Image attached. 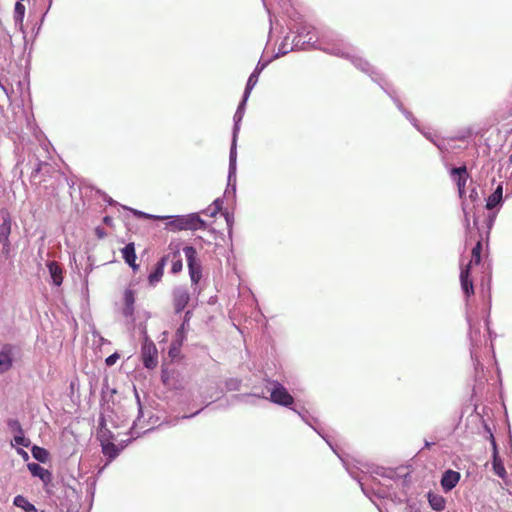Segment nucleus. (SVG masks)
<instances>
[{"mask_svg": "<svg viewBox=\"0 0 512 512\" xmlns=\"http://www.w3.org/2000/svg\"><path fill=\"white\" fill-rule=\"evenodd\" d=\"M120 358V355L118 352H114L113 354L109 355L106 359H105V363L107 366H113L117 360Z\"/></svg>", "mask_w": 512, "mask_h": 512, "instance_id": "obj_49", "label": "nucleus"}, {"mask_svg": "<svg viewBox=\"0 0 512 512\" xmlns=\"http://www.w3.org/2000/svg\"><path fill=\"white\" fill-rule=\"evenodd\" d=\"M213 209L209 212V216L214 217L217 213H219L222 210L223 200L220 198H217L213 201Z\"/></svg>", "mask_w": 512, "mask_h": 512, "instance_id": "obj_47", "label": "nucleus"}, {"mask_svg": "<svg viewBox=\"0 0 512 512\" xmlns=\"http://www.w3.org/2000/svg\"><path fill=\"white\" fill-rule=\"evenodd\" d=\"M103 200L105 202H107L109 205L116 204V202L110 196H108L106 193H103Z\"/></svg>", "mask_w": 512, "mask_h": 512, "instance_id": "obj_56", "label": "nucleus"}, {"mask_svg": "<svg viewBox=\"0 0 512 512\" xmlns=\"http://www.w3.org/2000/svg\"><path fill=\"white\" fill-rule=\"evenodd\" d=\"M234 397L245 402V403H252L251 401H249L250 398L265 399V400H267V398H268L267 396H265V393L263 391L235 395Z\"/></svg>", "mask_w": 512, "mask_h": 512, "instance_id": "obj_40", "label": "nucleus"}, {"mask_svg": "<svg viewBox=\"0 0 512 512\" xmlns=\"http://www.w3.org/2000/svg\"><path fill=\"white\" fill-rule=\"evenodd\" d=\"M471 263L461 267L460 271V283L463 294L466 298L474 294V285L471 278Z\"/></svg>", "mask_w": 512, "mask_h": 512, "instance_id": "obj_14", "label": "nucleus"}, {"mask_svg": "<svg viewBox=\"0 0 512 512\" xmlns=\"http://www.w3.org/2000/svg\"><path fill=\"white\" fill-rule=\"evenodd\" d=\"M201 411H202V409H199V410H197L196 412H194L192 414H189V415L184 414V415L181 416V419H191V418L195 417L196 415H198Z\"/></svg>", "mask_w": 512, "mask_h": 512, "instance_id": "obj_57", "label": "nucleus"}, {"mask_svg": "<svg viewBox=\"0 0 512 512\" xmlns=\"http://www.w3.org/2000/svg\"><path fill=\"white\" fill-rule=\"evenodd\" d=\"M27 468L33 477L39 478L41 480L44 487L52 484L53 474L50 470L35 462L28 463Z\"/></svg>", "mask_w": 512, "mask_h": 512, "instance_id": "obj_12", "label": "nucleus"}, {"mask_svg": "<svg viewBox=\"0 0 512 512\" xmlns=\"http://www.w3.org/2000/svg\"><path fill=\"white\" fill-rule=\"evenodd\" d=\"M2 223L0 224V245L1 252L5 258L11 253L10 235L12 231V218L7 211H1Z\"/></svg>", "mask_w": 512, "mask_h": 512, "instance_id": "obj_6", "label": "nucleus"}, {"mask_svg": "<svg viewBox=\"0 0 512 512\" xmlns=\"http://www.w3.org/2000/svg\"><path fill=\"white\" fill-rule=\"evenodd\" d=\"M468 325H469V340H470V356L474 363L475 369H478V366L481 365L478 348H480L483 344L482 336L479 328H475L470 316L466 317Z\"/></svg>", "mask_w": 512, "mask_h": 512, "instance_id": "obj_7", "label": "nucleus"}, {"mask_svg": "<svg viewBox=\"0 0 512 512\" xmlns=\"http://www.w3.org/2000/svg\"><path fill=\"white\" fill-rule=\"evenodd\" d=\"M122 258L126 264L134 263L137 259L135 244L133 242H129L122 249Z\"/></svg>", "mask_w": 512, "mask_h": 512, "instance_id": "obj_33", "label": "nucleus"}, {"mask_svg": "<svg viewBox=\"0 0 512 512\" xmlns=\"http://www.w3.org/2000/svg\"><path fill=\"white\" fill-rule=\"evenodd\" d=\"M170 259V254L163 255L153 267V270L148 275V283L150 286L155 287L159 283L164 274V268Z\"/></svg>", "mask_w": 512, "mask_h": 512, "instance_id": "obj_13", "label": "nucleus"}, {"mask_svg": "<svg viewBox=\"0 0 512 512\" xmlns=\"http://www.w3.org/2000/svg\"><path fill=\"white\" fill-rule=\"evenodd\" d=\"M31 453L33 458L36 459L39 463H46L49 459L48 450L38 445H32Z\"/></svg>", "mask_w": 512, "mask_h": 512, "instance_id": "obj_35", "label": "nucleus"}, {"mask_svg": "<svg viewBox=\"0 0 512 512\" xmlns=\"http://www.w3.org/2000/svg\"><path fill=\"white\" fill-rule=\"evenodd\" d=\"M427 500L430 507L436 512H441L446 507L445 498L442 495L434 493L432 491H429L427 493Z\"/></svg>", "mask_w": 512, "mask_h": 512, "instance_id": "obj_28", "label": "nucleus"}, {"mask_svg": "<svg viewBox=\"0 0 512 512\" xmlns=\"http://www.w3.org/2000/svg\"><path fill=\"white\" fill-rule=\"evenodd\" d=\"M435 443L434 442H430L428 440H425L424 442V449H430Z\"/></svg>", "mask_w": 512, "mask_h": 512, "instance_id": "obj_64", "label": "nucleus"}, {"mask_svg": "<svg viewBox=\"0 0 512 512\" xmlns=\"http://www.w3.org/2000/svg\"><path fill=\"white\" fill-rule=\"evenodd\" d=\"M207 222L203 220L198 213H190L184 215V230H205Z\"/></svg>", "mask_w": 512, "mask_h": 512, "instance_id": "obj_21", "label": "nucleus"}, {"mask_svg": "<svg viewBox=\"0 0 512 512\" xmlns=\"http://www.w3.org/2000/svg\"><path fill=\"white\" fill-rule=\"evenodd\" d=\"M190 301V294L184 287H176L173 290V304L176 314H180L188 305Z\"/></svg>", "mask_w": 512, "mask_h": 512, "instance_id": "obj_16", "label": "nucleus"}, {"mask_svg": "<svg viewBox=\"0 0 512 512\" xmlns=\"http://www.w3.org/2000/svg\"><path fill=\"white\" fill-rule=\"evenodd\" d=\"M272 62V59H260L254 68L253 72L248 77L244 91L251 93L256 86L261 72Z\"/></svg>", "mask_w": 512, "mask_h": 512, "instance_id": "obj_18", "label": "nucleus"}, {"mask_svg": "<svg viewBox=\"0 0 512 512\" xmlns=\"http://www.w3.org/2000/svg\"><path fill=\"white\" fill-rule=\"evenodd\" d=\"M129 210L137 217V218H144V219H157L159 220V216L158 215H152V214H149V213H146V212H143V211H140V210H136V209H132V208H129Z\"/></svg>", "mask_w": 512, "mask_h": 512, "instance_id": "obj_45", "label": "nucleus"}, {"mask_svg": "<svg viewBox=\"0 0 512 512\" xmlns=\"http://www.w3.org/2000/svg\"><path fill=\"white\" fill-rule=\"evenodd\" d=\"M492 468H493L494 473L498 477H500L502 479L505 478L507 473H506L504 463L499 455L498 444H497L496 440L492 441Z\"/></svg>", "mask_w": 512, "mask_h": 512, "instance_id": "obj_24", "label": "nucleus"}, {"mask_svg": "<svg viewBox=\"0 0 512 512\" xmlns=\"http://www.w3.org/2000/svg\"><path fill=\"white\" fill-rule=\"evenodd\" d=\"M186 257L188 272L192 285H197L202 278V263L198 258L197 250L194 246L187 245L183 248Z\"/></svg>", "mask_w": 512, "mask_h": 512, "instance_id": "obj_5", "label": "nucleus"}, {"mask_svg": "<svg viewBox=\"0 0 512 512\" xmlns=\"http://www.w3.org/2000/svg\"><path fill=\"white\" fill-rule=\"evenodd\" d=\"M293 50L294 49H291V47L288 48L286 43H281V45L278 48L277 53H275V55L271 59L274 60V59H277L279 57H282V56L286 55L287 53H289L290 51H293Z\"/></svg>", "mask_w": 512, "mask_h": 512, "instance_id": "obj_46", "label": "nucleus"}, {"mask_svg": "<svg viewBox=\"0 0 512 512\" xmlns=\"http://www.w3.org/2000/svg\"><path fill=\"white\" fill-rule=\"evenodd\" d=\"M186 339L185 323H182L176 330L174 338L170 344L168 354L171 358H175L180 353L184 340Z\"/></svg>", "mask_w": 512, "mask_h": 512, "instance_id": "obj_17", "label": "nucleus"}, {"mask_svg": "<svg viewBox=\"0 0 512 512\" xmlns=\"http://www.w3.org/2000/svg\"><path fill=\"white\" fill-rule=\"evenodd\" d=\"M161 380H162V382H163L164 384H166V383H167V381H168V376H167V374H166V370H164V369H162V372H161Z\"/></svg>", "mask_w": 512, "mask_h": 512, "instance_id": "obj_62", "label": "nucleus"}, {"mask_svg": "<svg viewBox=\"0 0 512 512\" xmlns=\"http://www.w3.org/2000/svg\"><path fill=\"white\" fill-rule=\"evenodd\" d=\"M159 220H167L166 229L176 232L184 230V215L159 216Z\"/></svg>", "mask_w": 512, "mask_h": 512, "instance_id": "obj_25", "label": "nucleus"}, {"mask_svg": "<svg viewBox=\"0 0 512 512\" xmlns=\"http://www.w3.org/2000/svg\"><path fill=\"white\" fill-rule=\"evenodd\" d=\"M322 51L337 57L349 60L353 51L350 47L343 44H331L319 47Z\"/></svg>", "mask_w": 512, "mask_h": 512, "instance_id": "obj_23", "label": "nucleus"}, {"mask_svg": "<svg viewBox=\"0 0 512 512\" xmlns=\"http://www.w3.org/2000/svg\"><path fill=\"white\" fill-rule=\"evenodd\" d=\"M135 398H136L137 405H138V415H137V418L134 420V422L132 424V427L130 428V432L129 433H130L131 437H134L135 434H136V437H139L140 433H136L135 430L139 426L141 428H143V426L140 425L141 422H142V418L144 416L143 406H142L139 394H138V392L136 390H135Z\"/></svg>", "mask_w": 512, "mask_h": 512, "instance_id": "obj_32", "label": "nucleus"}, {"mask_svg": "<svg viewBox=\"0 0 512 512\" xmlns=\"http://www.w3.org/2000/svg\"><path fill=\"white\" fill-rule=\"evenodd\" d=\"M0 89L7 95L9 96V90L8 88L5 86V84L3 83L2 79H0Z\"/></svg>", "mask_w": 512, "mask_h": 512, "instance_id": "obj_60", "label": "nucleus"}, {"mask_svg": "<svg viewBox=\"0 0 512 512\" xmlns=\"http://www.w3.org/2000/svg\"><path fill=\"white\" fill-rule=\"evenodd\" d=\"M395 103L398 110L403 114L407 109L403 106L402 102L398 99L395 89L389 83V92H385Z\"/></svg>", "mask_w": 512, "mask_h": 512, "instance_id": "obj_41", "label": "nucleus"}, {"mask_svg": "<svg viewBox=\"0 0 512 512\" xmlns=\"http://www.w3.org/2000/svg\"><path fill=\"white\" fill-rule=\"evenodd\" d=\"M460 477V473L452 469L444 471L440 480L442 489L445 492L451 491L458 484Z\"/></svg>", "mask_w": 512, "mask_h": 512, "instance_id": "obj_22", "label": "nucleus"}, {"mask_svg": "<svg viewBox=\"0 0 512 512\" xmlns=\"http://www.w3.org/2000/svg\"><path fill=\"white\" fill-rule=\"evenodd\" d=\"M223 216L225 218L226 224H227V230L229 237L232 236V230H233V224H234V215L227 210H225L223 213Z\"/></svg>", "mask_w": 512, "mask_h": 512, "instance_id": "obj_42", "label": "nucleus"}, {"mask_svg": "<svg viewBox=\"0 0 512 512\" xmlns=\"http://www.w3.org/2000/svg\"><path fill=\"white\" fill-rule=\"evenodd\" d=\"M135 292L132 289L124 291V307L122 313L125 317H132L135 311Z\"/></svg>", "mask_w": 512, "mask_h": 512, "instance_id": "obj_27", "label": "nucleus"}, {"mask_svg": "<svg viewBox=\"0 0 512 512\" xmlns=\"http://www.w3.org/2000/svg\"><path fill=\"white\" fill-rule=\"evenodd\" d=\"M369 471L371 474H375L382 478L390 479L393 481L400 479V475L396 472V470H394L392 468L375 466V467H372L371 470H369Z\"/></svg>", "mask_w": 512, "mask_h": 512, "instance_id": "obj_30", "label": "nucleus"}, {"mask_svg": "<svg viewBox=\"0 0 512 512\" xmlns=\"http://www.w3.org/2000/svg\"><path fill=\"white\" fill-rule=\"evenodd\" d=\"M349 61L356 69L368 75L371 80L377 83L384 92H389V81L368 60L353 51Z\"/></svg>", "mask_w": 512, "mask_h": 512, "instance_id": "obj_2", "label": "nucleus"}, {"mask_svg": "<svg viewBox=\"0 0 512 512\" xmlns=\"http://www.w3.org/2000/svg\"><path fill=\"white\" fill-rule=\"evenodd\" d=\"M170 249H172V248L170 247ZM168 254H170L169 260H171L170 272L172 274H178L183 269V261H182L179 246L177 245L176 248L174 250H171V252H169Z\"/></svg>", "mask_w": 512, "mask_h": 512, "instance_id": "obj_29", "label": "nucleus"}, {"mask_svg": "<svg viewBox=\"0 0 512 512\" xmlns=\"http://www.w3.org/2000/svg\"><path fill=\"white\" fill-rule=\"evenodd\" d=\"M13 505L23 512H38V509L24 495H16L13 498Z\"/></svg>", "mask_w": 512, "mask_h": 512, "instance_id": "obj_31", "label": "nucleus"}, {"mask_svg": "<svg viewBox=\"0 0 512 512\" xmlns=\"http://www.w3.org/2000/svg\"><path fill=\"white\" fill-rule=\"evenodd\" d=\"M265 381L269 385L267 387L269 391V396L267 398L268 401L278 406L296 411V407L294 406L295 399L282 383H280L278 380L272 379H266Z\"/></svg>", "mask_w": 512, "mask_h": 512, "instance_id": "obj_3", "label": "nucleus"}, {"mask_svg": "<svg viewBox=\"0 0 512 512\" xmlns=\"http://www.w3.org/2000/svg\"><path fill=\"white\" fill-rule=\"evenodd\" d=\"M468 199L471 201V203H475L479 200V194L476 187H473L468 195Z\"/></svg>", "mask_w": 512, "mask_h": 512, "instance_id": "obj_51", "label": "nucleus"}, {"mask_svg": "<svg viewBox=\"0 0 512 512\" xmlns=\"http://www.w3.org/2000/svg\"><path fill=\"white\" fill-rule=\"evenodd\" d=\"M504 199H503V183L500 182L495 190L488 196L486 199V209L488 211L497 212L501 209L503 206Z\"/></svg>", "mask_w": 512, "mask_h": 512, "instance_id": "obj_11", "label": "nucleus"}, {"mask_svg": "<svg viewBox=\"0 0 512 512\" xmlns=\"http://www.w3.org/2000/svg\"><path fill=\"white\" fill-rule=\"evenodd\" d=\"M96 234L99 238H102L106 235V233L103 231V229H101L100 227H97L96 228Z\"/></svg>", "mask_w": 512, "mask_h": 512, "instance_id": "obj_63", "label": "nucleus"}, {"mask_svg": "<svg viewBox=\"0 0 512 512\" xmlns=\"http://www.w3.org/2000/svg\"><path fill=\"white\" fill-rule=\"evenodd\" d=\"M40 166H41V163H38L37 167L32 170V172H31L32 177H35L40 172V169H41Z\"/></svg>", "mask_w": 512, "mask_h": 512, "instance_id": "obj_61", "label": "nucleus"}, {"mask_svg": "<svg viewBox=\"0 0 512 512\" xmlns=\"http://www.w3.org/2000/svg\"><path fill=\"white\" fill-rule=\"evenodd\" d=\"M141 360L143 366L152 370L158 365V350L155 343L150 339L146 326L141 327Z\"/></svg>", "mask_w": 512, "mask_h": 512, "instance_id": "obj_4", "label": "nucleus"}, {"mask_svg": "<svg viewBox=\"0 0 512 512\" xmlns=\"http://www.w3.org/2000/svg\"><path fill=\"white\" fill-rule=\"evenodd\" d=\"M22 2L23 1H17L15 3L14 15H13L15 25L19 26L20 28H22V26H23L25 10H26V8H25L24 4H22Z\"/></svg>", "mask_w": 512, "mask_h": 512, "instance_id": "obj_34", "label": "nucleus"}, {"mask_svg": "<svg viewBox=\"0 0 512 512\" xmlns=\"http://www.w3.org/2000/svg\"><path fill=\"white\" fill-rule=\"evenodd\" d=\"M116 393L117 390L115 388L109 389L108 381L106 380L101 389V404L108 403Z\"/></svg>", "mask_w": 512, "mask_h": 512, "instance_id": "obj_37", "label": "nucleus"}, {"mask_svg": "<svg viewBox=\"0 0 512 512\" xmlns=\"http://www.w3.org/2000/svg\"><path fill=\"white\" fill-rule=\"evenodd\" d=\"M54 286H60L63 282V269L56 261H48L46 264Z\"/></svg>", "mask_w": 512, "mask_h": 512, "instance_id": "obj_26", "label": "nucleus"}, {"mask_svg": "<svg viewBox=\"0 0 512 512\" xmlns=\"http://www.w3.org/2000/svg\"><path fill=\"white\" fill-rule=\"evenodd\" d=\"M482 250H483V245H482V241L479 240L477 241V243L475 244V246L472 248V255H471V260L469 263H471V266L472 265H479L481 263V260H482Z\"/></svg>", "mask_w": 512, "mask_h": 512, "instance_id": "obj_36", "label": "nucleus"}, {"mask_svg": "<svg viewBox=\"0 0 512 512\" xmlns=\"http://www.w3.org/2000/svg\"><path fill=\"white\" fill-rule=\"evenodd\" d=\"M441 152L447 150L445 141L443 139L437 138L433 143Z\"/></svg>", "mask_w": 512, "mask_h": 512, "instance_id": "obj_54", "label": "nucleus"}, {"mask_svg": "<svg viewBox=\"0 0 512 512\" xmlns=\"http://www.w3.org/2000/svg\"><path fill=\"white\" fill-rule=\"evenodd\" d=\"M23 448L24 447H16V452L24 461H28L29 460V454Z\"/></svg>", "mask_w": 512, "mask_h": 512, "instance_id": "obj_55", "label": "nucleus"}, {"mask_svg": "<svg viewBox=\"0 0 512 512\" xmlns=\"http://www.w3.org/2000/svg\"><path fill=\"white\" fill-rule=\"evenodd\" d=\"M11 445L15 447H25L28 448L31 445V441L29 438L25 436V433H21L18 435H14L11 441Z\"/></svg>", "mask_w": 512, "mask_h": 512, "instance_id": "obj_39", "label": "nucleus"}, {"mask_svg": "<svg viewBox=\"0 0 512 512\" xmlns=\"http://www.w3.org/2000/svg\"><path fill=\"white\" fill-rule=\"evenodd\" d=\"M191 315H192V312L190 310L185 312L184 320L182 322V323H185V326L187 325Z\"/></svg>", "mask_w": 512, "mask_h": 512, "instance_id": "obj_59", "label": "nucleus"}, {"mask_svg": "<svg viewBox=\"0 0 512 512\" xmlns=\"http://www.w3.org/2000/svg\"><path fill=\"white\" fill-rule=\"evenodd\" d=\"M100 445L103 455L107 458V464L115 460L124 449V446L118 447L114 442L107 438H103Z\"/></svg>", "mask_w": 512, "mask_h": 512, "instance_id": "obj_19", "label": "nucleus"}, {"mask_svg": "<svg viewBox=\"0 0 512 512\" xmlns=\"http://www.w3.org/2000/svg\"><path fill=\"white\" fill-rule=\"evenodd\" d=\"M314 29L307 25H302L297 29L296 35L292 40L291 49L307 50L313 45Z\"/></svg>", "mask_w": 512, "mask_h": 512, "instance_id": "obj_8", "label": "nucleus"}, {"mask_svg": "<svg viewBox=\"0 0 512 512\" xmlns=\"http://www.w3.org/2000/svg\"><path fill=\"white\" fill-rule=\"evenodd\" d=\"M15 347L12 344H4L0 349V374L10 370L13 366Z\"/></svg>", "mask_w": 512, "mask_h": 512, "instance_id": "obj_15", "label": "nucleus"}, {"mask_svg": "<svg viewBox=\"0 0 512 512\" xmlns=\"http://www.w3.org/2000/svg\"><path fill=\"white\" fill-rule=\"evenodd\" d=\"M295 413L298 414V416L302 419L304 423H306L308 426H310L332 449V451L339 457V459L342 461L346 471L348 474L356 480L362 492L369 498H371V492L370 490L362 483V478L360 476L359 469L356 466H351L349 463H347L342 456L338 453L336 447L333 445V443L330 441L328 434L325 432V430L321 427L319 424V420L312 416L307 410L301 409L298 410L296 408Z\"/></svg>", "mask_w": 512, "mask_h": 512, "instance_id": "obj_1", "label": "nucleus"}, {"mask_svg": "<svg viewBox=\"0 0 512 512\" xmlns=\"http://www.w3.org/2000/svg\"><path fill=\"white\" fill-rule=\"evenodd\" d=\"M237 147L230 145L227 188L225 193L236 195Z\"/></svg>", "mask_w": 512, "mask_h": 512, "instance_id": "obj_9", "label": "nucleus"}, {"mask_svg": "<svg viewBox=\"0 0 512 512\" xmlns=\"http://www.w3.org/2000/svg\"><path fill=\"white\" fill-rule=\"evenodd\" d=\"M403 115L405 116V118L417 129V130H420V126L418 124V120L414 117V115L406 110L404 111Z\"/></svg>", "mask_w": 512, "mask_h": 512, "instance_id": "obj_48", "label": "nucleus"}, {"mask_svg": "<svg viewBox=\"0 0 512 512\" xmlns=\"http://www.w3.org/2000/svg\"><path fill=\"white\" fill-rule=\"evenodd\" d=\"M6 425L13 436L24 432L21 423L16 418H8L6 420Z\"/></svg>", "mask_w": 512, "mask_h": 512, "instance_id": "obj_38", "label": "nucleus"}, {"mask_svg": "<svg viewBox=\"0 0 512 512\" xmlns=\"http://www.w3.org/2000/svg\"><path fill=\"white\" fill-rule=\"evenodd\" d=\"M427 140H429L431 143H434V141L438 138L437 136H435L434 134H432L431 132L429 131H425L423 130L422 128H420V130H418Z\"/></svg>", "mask_w": 512, "mask_h": 512, "instance_id": "obj_52", "label": "nucleus"}, {"mask_svg": "<svg viewBox=\"0 0 512 512\" xmlns=\"http://www.w3.org/2000/svg\"><path fill=\"white\" fill-rule=\"evenodd\" d=\"M250 94L251 93H248L246 91L243 92L241 101L239 102L236 112L233 116L231 145H234L235 147H237V140H238V134L240 131V124L242 122V119H243V116L245 113V109H246V104H247Z\"/></svg>", "mask_w": 512, "mask_h": 512, "instance_id": "obj_10", "label": "nucleus"}, {"mask_svg": "<svg viewBox=\"0 0 512 512\" xmlns=\"http://www.w3.org/2000/svg\"><path fill=\"white\" fill-rule=\"evenodd\" d=\"M483 428H484L485 432L488 434L487 438H488L490 444L492 445V441L496 440L495 437H494L492 429L490 428V426L487 423L483 424Z\"/></svg>", "mask_w": 512, "mask_h": 512, "instance_id": "obj_53", "label": "nucleus"}, {"mask_svg": "<svg viewBox=\"0 0 512 512\" xmlns=\"http://www.w3.org/2000/svg\"><path fill=\"white\" fill-rule=\"evenodd\" d=\"M496 217H497V212L489 211L488 216L485 220V224H486V228H487V232H486L487 236L489 235L490 230L492 229V227L495 223Z\"/></svg>", "mask_w": 512, "mask_h": 512, "instance_id": "obj_43", "label": "nucleus"}, {"mask_svg": "<svg viewBox=\"0 0 512 512\" xmlns=\"http://www.w3.org/2000/svg\"><path fill=\"white\" fill-rule=\"evenodd\" d=\"M98 440L101 442V440H103V438H107V439H110V441L113 442L114 440V434L110 431V430H104V431H101L99 434H98Z\"/></svg>", "mask_w": 512, "mask_h": 512, "instance_id": "obj_50", "label": "nucleus"}, {"mask_svg": "<svg viewBox=\"0 0 512 512\" xmlns=\"http://www.w3.org/2000/svg\"><path fill=\"white\" fill-rule=\"evenodd\" d=\"M451 177L455 180L457 187H458V193L460 198H463L465 194V185L468 178L467 169L465 166L461 167H453L450 170Z\"/></svg>", "mask_w": 512, "mask_h": 512, "instance_id": "obj_20", "label": "nucleus"}, {"mask_svg": "<svg viewBox=\"0 0 512 512\" xmlns=\"http://www.w3.org/2000/svg\"><path fill=\"white\" fill-rule=\"evenodd\" d=\"M462 210H463V213H464V226H465L466 230H469L470 229V222H469V210H470V208L468 207L467 199L466 198L462 201Z\"/></svg>", "mask_w": 512, "mask_h": 512, "instance_id": "obj_44", "label": "nucleus"}, {"mask_svg": "<svg viewBox=\"0 0 512 512\" xmlns=\"http://www.w3.org/2000/svg\"><path fill=\"white\" fill-rule=\"evenodd\" d=\"M112 222H113V218L111 216H104L103 217V223L107 226H111L112 225Z\"/></svg>", "mask_w": 512, "mask_h": 512, "instance_id": "obj_58", "label": "nucleus"}]
</instances>
